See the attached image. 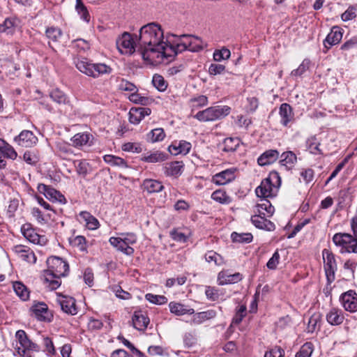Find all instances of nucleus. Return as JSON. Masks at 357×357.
<instances>
[{
	"mask_svg": "<svg viewBox=\"0 0 357 357\" xmlns=\"http://www.w3.org/2000/svg\"><path fill=\"white\" fill-rule=\"evenodd\" d=\"M163 40V31L156 23H149L139 30L138 38V52L143 57L145 52L151 48L156 49Z\"/></svg>",
	"mask_w": 357,
	"mask_h": 357,
	"instance_id": "f257e3e1",
	"label": "nucleus"
},
{
	"mask_svg": "<svg viewBox=\"0 0 357 357\" xmlns=\"http://www.w3.org/2000/svg\"><path fill=\"white\" fill-rule=\"evenodd\" d=\"M47 270L45 272V282L51 290L58 289L61 282V278L69 272L68 264L58 257H50L47 260Z\"/></svg>",
	"mask_w": 357,
	"mask_h": 357,
	"instance_id": "f03ea898",
	"label": "nucleus"
},
{
	"mask_svg": "<svg viewBox=\"0 0 357 357\" xmlns=\"http://www.w3.org/2000/svg\"><path fill=\"white\" fill-rule=\"evenodd\" d=\"M178 43L176 45L167 44L163 40L156 49L151 48L149 52L143 54V59L151 63H159L166 60L171 61L178 53L183 50H178Z\"/></svg>",
	"mask_w": 357,
	"mask_h": 357,
	"instance_id": "7ed1b4c3",
	"label": "nucleus"
},
{
	"mask_svg": "<svg viewBox=\"0 0 357 357\" xmlns=\"http://www.w3.org/2000/svg\"><path fill=\"white\" fill-rule=\"evenodd\" d=\"M231 107L227 105H215L198 112L194 118L201 122L215 121L229 114Z\"/></svg>",
	"mask_w": 357,
	"mask_h": 357,
	"instance_id": "20e7f679",
	"label": "nucleus"
},
{
	"mask_svg": "<svg viewBox=\"0 0 357 357\" xmlns=\"http://www.w3.org/2000/svg\"><path fill=\"white\" fill-rule=\"evenodd\" d=\"M336 246L340 247L341 253H357V238L347 233H337L333 237Z\"/></svg>",
	"mask_w": 357,
	"mask_h": 357,
	"instance_id": "39448f33",
	"label": "nucleus"
},
{
	"mask_svg": "<svg viewBox=\"0 0 357 357\" xmlns=\"http://www.w3.org/2000/svg\"><path fill=\"white\" fill-rule=\"evenodd\" d=\"M15 337L18 340L20 347H17V353L20 356L22 357H31L29 351H39L40 347L36 344L31 341L26 333L23 330H19L16 332Z\"/></svg>",
	"mask_w": 357,
	"mask_h": 357,
	"instance_id": "423d86ee",
	"label": "nucleus"
},
{
	"mask_svg": "<svg viewBox=\"0 0 357 357\" xmlns=\"http://www.w3.org/2000/svg\"><path fill=\"white\" fill-rule=\"evenodd\" d=\"M273 178L277 179L280 182V178L277 172H271L269 177L264 179L260 185L255 189V193L257 197L263 199L273 197L275 196L276 186L272 183Z\"/></svg>",
	"mask_w": 357,
	"mask_h": 357,
	"instance_id": "0eeeda50",
	"label": "nucleus"
},
{
	"mask_svg": "<svg viewBox=\"0 0 357 357\" xmlns=\"http://www.w3.org/2000/svg\"><path fill=\"white\" fill-rule=\"evenodd\" d=\"M178 50H189L196 52L204 48V44L202 39L192 35H182L180 36L178 42Z\"/></svg>",
	"mask_w": 357,
	"mask_h": 357,
	"instance_id": "6e6552de",
	"label": "nucleus"
},
{
	"mask_svg": "<svg viewBox=\"0 0 357 357\" xmlns=\"http://www.w3.org/2000/svg\"><path fill=\"white\" fill-rule=\"evenodd\" d=\"M116 47L122 54H132L135 51V47H138L136 45L131 34L124 32L121 36L116 39Z\"/></svg>",
	"mask_w": 357,
	"mask_h": 357,
	"instance_id": "1a4fd4ad",
	"label": "nucleus"
},
{
	"mask_svg": "<svg viewBox=\"0 0 357 357\" xmlns=\"http://www.w3.org/2000/svg\"><path fill=\"white\" fill-rule=\"evenodd\" d=\"M324 261V271L328 283H331L335 280V273L337 270V264L334 255L327 249L322 252Z\"/></svg>",
	"mask_w": 357,
	"mask_h": 357,
	"instance_id": "9d476101",
	"label": "nucleus"
},
{
	"mask_svg": "<svg viewBox=\"0 0 357 357\" xmlns=\"http://www.w3.org/2000/svg\"><path fill=\"white\" fill-rule=\"evenodd\" d=\"M37 189L40 193L52 202H57L61 204H66V199L65 197L58 190L43 183H39Z\"/></svg>",
	"mask_w": 357,
	"mask_h": 357,
	"instance_id": "9b49d317",
	"label": "nucleus"
},
{
	"mask_svg": "<svg viewBox=\"0 0 357 357\" xmlns=\"http://www.w3.org/2000/svg\"><path fill=\"white\" fill-rule=\"evenodd\" d=\"M20 23L21 20L16 15L6 17L2 23H0V34L13 36L20 26Z\"/></svg>",
	"mask_w": 357,
	"mask_h": 357,
	"instance_id": "f8f14e48",
	"label": "nucleus"
},
{
	"mask_svg": "<svg viewBox=\"0 0 357 357\" xmlns=\"http://www.w3.org/2000/svg\"><path fill=\"white\" fill-rule=\"evenodd\" d=\"M340 301L344 309L350 312L357 311V294L354 290H349L343 293Z\"/></svg>",
	"mask_w": 357,
	"mask_h": 357,
	"instance_id": "ddd939ff",
	"label": "nucleus"
},
{
	"mask_svg": "<svg viewBox=\"0 0 357 357\" xmlns=\"http://www.w3.org/2000/svg\"><path fill=\"white\" fill-rule=\"evenodd\" d=\"M14 141L22 147L30 148L37 144L38 137L33 133V132L24 130H22L17 136L15 137Z\"/></svg>",
	"mask_w": 357,
	"mask_h": 357,
	"instance_id": "4468645a",
	"label": "nucleus"
},
{
	"mask_svg": "<svg viewBox=\"0 0 357 357\" xmlns=\"http://www.w3.org/2000/svg\"><path fill=\"white\" fill-rule=\"evenodd\" d=\"M31 309L38 320L46 322H50L52 320L53 315L45 303H38L33 305Z\"/></svg>",
	"mask_w": 357,
	"mask_h": 357,
	"instance_id": "2eb2a0df",
	"label": "nucleus"
},
{
	"mask_svg": "<svg viewBox=\"0 0 357 357\" xmlns=\"http://www.w3.org/2000/svg\"><path fill=\"white\" fill-rule=\"evenodd\" d=\"M280 123L284 127H288L290 123L294 120V114L291 105L288 103H282L279 108Z\"/></svg>",
	"mask_w": 357,
	"mask_h": 357,
	"instance_id": "dca6fc26",
	"label": "nucleus"
},
{
	"mask_svg": "<svg viewBox=\"0 0 357 357\" xmlns=\"http://www.w3.org/2000/svg\"><path fill=\"white\" fill-rule=\"evenodd\" d=\"M57 302L63 312L68 314L75 315L77 313L75 300L73 297L59 296Z\"/></svg>",
	"mask_w": 357,
	"mask_h": 357,
	"instance_id": "f3484780",
	"label": "nucleus"
},
{
	"mask_svg": "<svg viewBox=\"0 0 357 357\" xmlns=\"http://www.w3.org/2000/svg\"><path fill=\"white\" fill-rule=\"evenodd\" d=\"M342 36V29L337 26H334L324 40V47L329 49L332 46L338 44L341 41Z\"/></svg>",
	"mask_w": 357,
	"mask_h": 357,
	"instance_id": "a211bd4d",
	"label": "nucleus"
},
{
	"mask_svg": "<svg viewBox=\"0 0 357 357\" xmlns=\"http://www.w3.org/2000/svg\"><path fill=\"white\" fill-rule=\"evenodd\" d=\"M149 318L146 312L142 310H137L134 312L132 317V322L133 327L138 331H144L146 329L149 324Z\"/></svg>",
	"mask_w": 357,
	"mask_h": 357,
	"instance_id": "6ab92c4d",
	"label": "nucleus"
},
{
	"mask_svg": "<svg viewBox=\"0 0 357 357\" xmlns=\"http://www.w3.org/2000/svg\"><path fill=\"white\" fill-rule=\"evenodd\" d=\"M93 137L91 134L84 132L75 134L71 139L72 145L76 148H81L84 146H91Z\"/></svg>",
	"mask_w": 357,
	"mask_h": 357,
	"instance_id": "aec40b11",
	"label": "nucleus"
},
{
	"mask_svg": "<svg viewBox=\"0 0 357 357\" xmlns=\"http://www.w3.org/2000/svg\"><path fill=\"white\" fill-rule=\"evenodd\" d=\"M235 169H227L221 172L215 174L212 178V181L217 185H225L235 178Z\"/></svg>",
	"mask_w": 357,
	"mask_h": 357,
	"instance_id": "412c9836",
	"label": "nucleus"
},
{
	"mask_svg": "<svg viewBox=\"0 0 357 357\" xmlns=\"http://www.w3.org/2000/svg\"><path fill=\"white\" fill-rule=\"evenodd\" d=\"M275 211L274 207L271 204L270 201L267 199L261 198L255 207V214L260 215L264 214V216L270 218Z\"/></svg>",
	"mask_w": 357,
	"mask_h": 357,
	"instance_id": "4be33fe9",
	"label": "nucleus"
},
{
	"mask_svg": "<svg viewBox=\"0 0 357 357\" xmlns=\"http://www.w3.org/2000/svg\"><path fill=\"white\" fill-rule=\"evenodd\" d=\"M280 153L275 149H269L264 151L257 159V163L260 166H266L275 162L279 158Z\"/></svg>",
	"mask_w": 357,
	"mask_h": 357,
	"instance_id": "5701e85b",
	"label": "nucleus"
},
{
	"mask_svg": "<svg viewBox=\"0 0 357 357\" xmlns=\"http://www.w3.org/2000/svg\"><path fill=\"white\" fill-rule=\"evenodd\" d=\"M14 250L18 255L19 258L29 264H35L36 261V257L34 252L30 249L24 245H19L15 247Z\"/></svg>",
	"mask_w": 357,
	"mask_h": 357,
	"instance_id": "b1692460",
	"label": "nucleus"
},
{
	"mask_svg": "<svg viewBox=\"0 0 357 357\" xmlns=\"http://www.w3.org/2000/svg\"><path fill=\"white\" fill-rule=\"evenodd\" d=\"M252 223L257 227L266 231H273L275 226L273 222L266 219V217L255 214L251 217Z\"/></svg>",
	"mask_w": 357,
	"mask_h": 357,
	"instance_id": "393cba45",
	"label": "nucleus"
},
{
	"mask_svg": "<svg viewBox=\"0 0 357 357\" xmlns=\"http://www.w3.org/2000/svg\"><path fill=\"white\" fill-rule=\"evenodd\" d=\"M191 147L192 145L190 142L183 140L178 142H175L169 146L168 150L171 154L174 155H186L190 152Z\"/></svg>",
	"mask_w": 357,
	"mask_h": 357,
	"instance_id": "a878e982",
	"label": "nucleus"
},
{
	"mask_svg": "<svg viewBox=\"0 0 357 357\" xmlns=\"http://www.w3.org/2000/svg\"><path fill=\"white\" fill-rule=\"evenodd\" d=\"M109 242L113 247L116 248L117 250L126 255L130 256L134 253V249L131 246H128L127 244L124 243V241L120 236L110 237Z\"/></svg>",
	"mask_w": 357,
	"mask_h": 357,
	"instance_id": "bb28decb",
	"label": "nucleus"
},
{
	"mask_svg": "<svg viewBox=\"0 0 357 357\" xmlns=\"http://www.w3.org/2000/svg\"><path fill=\"white\" fill-rule=\"evenodd\" d=\"M242 280V275L239 273L234 274H227L224 271H221L218 275V282L220 285L227 284H234Z\"/></svg>",
	"mask_w": 357,
	"mask_h": 357,
	"instance_id": "cd10ccee",
	"label": "nucleus"
},
{
	"mask_svg": "<svg viewBox=\"0 0 357 357\" xmlns=\"http://www.w3.org/2000/svg\"><path fill=\"white\" fill-rule=\"evenodd\" d=\"M167 159V155L162 151H155L153 152H147L142 157V160L149 163H155L165 161Z\"/></svg>",
	"mask_w": 357,
	"mask_h": 357,
	"instance_id": "c85d7f7f",
	"label": "nucleus"
},
{
	"mask_svg": "<svg viewBox=\"0 0 357 357\" xmlns=\"http://www.w3.org/2000/svg\"><path fill=\"white\" fill-rule=\"evenodd\" d=\"M193 317L190 321L191 324L199 325L202 324L206 320L211 319L216 316V312L213 310H208L198 313H194Z\"/></svg>",
	"mask_w": 357,
	"mask_h": 357,
	"instance_id": "c756f323",
	"label": "nucleus"
},
{
	"mask_svg": "<svg viewBox=\"0 0 357 357\" xmlns=\"http://www.w3.org/2000/svg\"><path fill=\"white\" fill-rule=\"evenodd\" d=\"M169 307L170 312L177 316L192 314L195 313L193 308L188 307V306L180 303L170 302L169 304Z\"/></svg>",
	"mask_w": 357,
	"mask_h": 357,
	"instance_id": "7c9ffc66",
	"label": "nucleus"
},
{
	"mask_svg": "<svg viewBox=\"0 0 357 357\" xmlns=\"http://www.w3.org/2000/svg\"><path fill=\"white\" fill-rule=\"evenodd\" d=\"M344 319L342 311L339 309L333 308L326 314L328 323L332 326L341 324Z\"/></svg>",
	"mask_w": 357,
	"mask_h": 357,
	"instance_id": "2f4dec72",
	"label": "nucleus"
},
{
	"mask_svg": "<svg viewBox=\"0 0 357 357\" xmlns=\"http://www.w3.org/2000/svg\"><path fill=\"white\" fill-rule=\"evenodd\" d=\"M280 165L285 167L287 169H291L297 161L296 154L291 151L283 152L280 155Z\"/></svg>",
	"mask_w": 357,
	"mask_h": 357,
	"instance_id": "473e14b6",
	"label": "nucleus"
},
{
	"mask_svg": "<svg viewBox=\"0 0 357 357\" xmlns=\"http://www.w3.org/2000/svg\"><path fill=\"white\" fill-rule=\"evenodd\" d=\"M80 218L85 222L86 227L90 230L99 228L100 223L98 219L88 211H81L79 214Z\"/></svg>",
	"mask_w": 357,
	"mask_h": 357,
	"instance_id": "72a5a7b5",
	"label": "nucleus"
},
{
	"mask_svg": "<svg viewBox=\"0 0 357 357\" xmlns=\"http://www.w3.org/2000/svg\"><path fill=\"white\" fill-rule=\"evenodd\" d=\"M91 67L92 68L91 77L93 78H98L101 75H109L112 73L111 67L102 63H91Z\"/></svg>",
	"mask_w": 357,
	"mask_h": 357,
	"instance_id": "f704fd0d",
	"label": "nucleus"
},
{
	"mask_svg": "<svg viewBox=\"0 0 357 357\" xmlns=\"http://www.w3.org/2000/svg\"><path fill=\"white\" fill-rule=\"evenodd\" d=\"M0 153L3 157L13 160H15L17 157V153L14 148L1 138H0Z\"/></svg>",
	"mask_w": 357,
	"mask_h": 357,
	"instance_id": "c9c22d12",
	"label": "nucleus"
},
{
	"mask_svg": "<svg viewBox=\"0 0 357 357\" xmlns=\"http://www.w3.org/2000/svg\"><path fill=\"white\" fill-rule=\"evenodd\" d=\"M183 167V162L174 161L167 163L165 165V174L171 176L181 175Z\"/></svg>",
	"mask_w": 357,
	"mask_h": 357,
	"instance_id": "e433bc0d",
	"label": "nucleus"
},
{
	"mask_svg": "<svg viewBox=\"0 0 357 357\" xmlns=\"http://www.w3.org/2000/svg\"><path fill=\"white\" fill-rule=\"evenodd\" d=\"M142 186L144 190L147 191V192L150 194L159 192L164 188L162 184L160 181L153 179L144 180Z\"/></svg>",
	"mask_w": 357,
	"mask_h": 357,
	"instance_id": "4c0bfd02",
	"label": "nucleus"
},
{
	"mask_svg": "<svg viewBox=\"0 0 357 357\" xmlns=\"http://www.w3.org/2000/svg\"><path fill=\"white\" fill-rule=\"evenodd\" d=\"M165 137V131L161 128L153 129L146 135V140L151 143L161 142Z\"/></svg>",
	"mask_w": 357,
	"mask_h": 357,
	"instance_id": "58836bf2",
	"label": "nucleus"
},
{
	"mask_svg": "<svg viewBox=\"0 0 357 357\" xmlns=\"http://www.w3.org/2000/svg\"><path fill=\"white\" fill-rule=\"evenodd\" d=\"M241 144V139L238 137H228L223 142L222 151L225 152H234Z\"/></svg>",
	"mask_w": 357,
	"mask_h": 357,
	"instance_id": "ea45409f",
	"label": "nucleus"
},
{
	"mask_svg": "<svg viewBox=\"0 0 357 357\" xmlns=\"http://www.w3.org/2000/svg\"><path fill=\"white\" fill-rule=\"evenodd\" d=\"M103 159L106 163L112 166L119 167L121 168H127L128 167L127 162L123 158L116 155H105L103 157Z\"/></svg>",
	"mask_w": 357,
	"mask_h": 357,
	"instance_id": "a19ab883",
	"label": "nucleus"
},
{
	"mask_svg": "<svg viewBox=\"0 0 357 357\" xmlns=\"http://www.w3.org/2000/svg\"><path fill=\"white\" fill-rule=\"evenodd\" d=\"M50 96L54 102L59 105H66L68 104L70 102L68 96L59 89H53L50 92Z\"/></svg>",
	"mask_w": 357,
	"mask_h": 357,
	"instance_id": "79ce46f5",
	"label": "nucleus"
},
{
	"mask_svg": "<svg viewBox=\"0 0 357 357\" xmlns=\"http://www.w3.org/2000/svg\"><path fill=\"white\" fill-rule=\"evenodd\" d=\"M91 63L89 61H88L86 58H82L81 59H77V60H75V63L76 66V68L82 73L86 75L87 76H90L92 74L91 73Z\"/></svg>",
	"mask_w": 357,
	"mask_h": 357,
	"instance_id": "37998d69",
	"label": "nucleus"
},
{
	"mask_svg": "<svg viewBox=\"0 0 357 357\" xmlns=\"http://www.w3.org/2000/svg\"><path fill=\"white\" fill-rule=\"evenodd\" d=\"M13 287L16 294L22 300L26 301L29 298V291L26 287L21 282H15L13 284Z\"/></svg>",
	"mask_w": 357,
	"mask_h": 357,
	"instance_id": "c03bdc74",
	"label": "nucleus"
},
{
	"mask_svg": "<svg viewBox=\"0 0 357 357\" xmlns=\"http://www.w3.org/2000/svg\"><path fill=\"white\" fill-rule=\"evenodd\" d=\"M357 266V261L354 259L347 260L343 266L345 271V276L347 280L354 279V273Z\"/></svg>",
	"mask_w": 357,
	"mask_h": 357,
	"instance_id": "a18cd8bd",
	"label": "nucleus"
},
{
	"mask_svg": "<svg viewBox=\"0 0 357 357\" xmlns=\"http://www.w3.org/2000/svg\"><path fill=\"white\" fill-rule=\"evenodd\" d=\"M204 257L208 263H213L216 266H221L225 263L223 257L213 250L208 251Z\"/></svg>",
	"mask_w": 357,
	"mask_h": 357,
	"instance_id": "49530a36",
	"label": "nucleus"
},
{
	"mask_svg": "<svg viewBox=\"0 0 357 357\" xmlns=\"http://www.w3.org/2000/svg\"><path fill=\"white\" fill-rule=\"evenodd\" d=\"M153 85L159 91H165L168 86L167 82L165 80L164 77L158 74H155L152 78Z\"/></svg>",
	"mask_w": 357,
	"mask_h": 357,
	"instance_id": "de8ad7c7",
	"label": "nucleus"
},
{
	"mask_svg": "<svg viewBox=\"0 0 357 357\" xmlns=\"http://www.w3.org/2000/svg\"><path fill=\"white\" fill-rule=\"evenodd\" d=\"M310 64L311 61L309 59H305L298 68L291 71V75L292 77H301L309 69Z\"/></svg>",
	"mask_w": 357,
	"mask_h": 357,
	"instance_id": "09e8293b",
	"label": "nucleus"
},
{
	"mask_svg": "<svg viewBox=\"0 0 357 357\" xmlns=\"http://www.w3.org/2000/svg\"><path fill=\"white\" fill-rule=\"evenodd\" d=\"M314 351V345L312 342H305L296 353L295 357H311Z\"/></svg>",
	"mask_w": 357,
	"mask_h": 357,
	"instance_id": "8fccbe9b",
	"label": "nucleus"
},
{
	"mask_svg": "<svg viewBox=\"0 0 357 357\" xmlns=\"http://www.w3.org/2000/svg\"><path fill=\"white\" fill-rule=\"evenodd\" d=\"M70 243L72 246L77 248L81 251L86 250V241L83 236H77L69 238Z\"/></svg>",
	"mask_w": 357,
	"mask_h": 357,
	"instance_id": "3c124183",
	"label": "nucleus"
},
{
	"mask_svg": "<svg viewBox=\"0 0 357 357\" xmlns=\"http://www.w3.org/2000/svg\"><path fill=\"white\" fill-rule=\"evenodd\" d=\"M139 107H132L129 112V121L132 124H138L143 119V114Z\"/></svg>",
	"mask_w": 357,
	"mask_h": 357,
	"instance_id": "603ef678",
	"label": "nucleus"
},
{
	"mask_svg": "<svg viewBox=\"0 0 357 357\" xmlns=\"http://www.w3.org/2000/svg\"><path fill=\"white\" fill-rule=\"evenodd\" d=\"M75 9L83 20L86 22H89L90 16L89 12L82 0H76Z\"/></svg>",
	"mask_w": 357,
	"mask_h": 357,
	"instance_id": "864d4df0",
	"label": "nucleus"
},
{
	"mask_svg": "<svg viewBox=\"0 0 357 357\" xmlns=\"http://www.w3.org/2000/svg\"><path fill=\"white\" fill-rule=\"evenodd\" d=\"M231 236L234 242L242 243H250L253 238V236L250 233L238 234L236 232H233Z\"/></svg>",
	"mask_w": 357,
	"mask_h": 357,
	"instance_id": "5fc2aeb1",
	"label": "nucleus"
},
{
	"mask_svg": "<svg viewBox=\"0 0 357 357\" xmlns=\"http://www.w3.org/2000/svg\"><path fill=\"white\" fill-rule=\"evenodd\" d=\"M72 46L79 52H86L90 49L89 42L82 38H77L72 41Z\"/></svg>",
	"mask_w": 357,
	"mask_h": 357,
	"instance_id": "6e6d98bb",
	"label": "nucleus"
},
{
	"mask_svg": "<svg viewBox=\"0 0 357 357\" xmlns=\"http://www.w3.org/2000/svg\"><path fill=\"white\" fill-rule=\"evenodd\" d=\"M205 294L206 298L211 301H218L220 296L223 295V294L220 292L219 289L214 287L210 286L206 287Z\"/></svg>",
	"mask_w": 357,
	"mask_h": 357,
	"instance_id": "4d7b16f0",
	"label": "nucleus"
},
{
	"mask_svg": "<svg viewBox=\"0 0 357 357\" xmlns=\"http://www.w3.org/2000/svg\"><path fill=\"white\" fill-rule=\"evenodd\" d=\"M46 36L51 40L56 42L62 36V31L57 27H48L45 31Z\"/></svg>",
	"mask_w": 357,
	"mask_h": 357,
	"instance_id": "13d9d810",
	"label": "nucleus"
},
{
	"mask_svg": "<svg viewBox=\"0 0 357 357\" xmlns=\"http://www.w3.org/2000/svg\"><path fill=\"white\" fill-rule=\"evenodd\" d=\"M145 298L149 302L155 305H163L167 303V298L162 295H155L149 293L145 295Z\"/></svg>",
	"mask_w": 357,
	"mask_h": 357,
	"instance_id": "bf43d9fd",
	"label": "nucleus"
},
{
	"mask_svg": "<svg viewBox=\"0 0 357 357\" xmlns=\"http://www.w3.org/2000/svg\"><path fill=\"white\" fill-rule=\"evenodd\" d=\"M321 321V315L319 313L313 314L309 319L308 323H307V332L308 333H313L318 325V324Z\"/></svg>",
	"mask_w": 357,
	"mask_h": 357,
	"instance_id": "052dcab7",
	"label": "nucleus"
},
{
	"mask_svg": "<svg viewBox=\"0 0 357 357\" xmlns=\"http://www.w3.org/2000/svg\"><path fill=\"white\" fill-rule=\"evenodd\" d=\"M247 313V308L246 306L244 305H241L238 307V308L236 310V312L235 313V315L234 316L232 319V324H240L243 319L245 317Z\"/></svg>",
	"mask_w": 357,
	"mask_h": 357,
	"instance_id": "680f3d73",
	"label": "nucleus"
},
{
	"mask_svg": "<svg viewBox=\"0 0 357 357\" xmlns=\"http://www.w3.org/2000/svg\"><path fill=\"white\" fill-rule=\"evenodd\" d=\"M230 55V50L227 48L223 47L220 50H215L213 52V59L215 61H221L222 60L228 59Z\"/></svg>",
	"mask_w": 357,
	"mask_h": 357,
	"instance_id": "e2e57ef3",
	"label": "nucleus"
},
{
	"mask_svg": "<svg viewBox=\"0 0 357 357\" xmlns=\"http://www.w3.org/2000/svg\"><path fill=\"white\" fill-rule=\"evenodd\" d=\"M319 143L316 142V138L312 137L306 141V146L312 154H321V151L319 148Z\"/></svg>",
	"mask_w": 357,
	"mask_h": 357,
	"instance_id": "0e129e2a",
	"label": "nucleus"
},
{
	"mask_svg": "<svg viewBox=\"0 0 357 357\" xmlns=\"http://www.w3.org/2000/svg\"><path fill=\"white\" fill-rule=\"evenodd\" d=\"M211 198L220 204H227L229 199L226 192L220 190L213 192L211 195Z\"/></svg>",
	"mask_w": 357,
	"mask_h": 357,
	"instance_id": "69168bd1",
	"label": "nucleus"
},
{
	"mask_svg": "<svg viewBox=\"0 0 357 357\" xmlns=\"http://www.w3.org/2000/svg\"><path fill=\"white\" fill-rule=\"evenodd\" d=\"M284 350L279 347L275 346L270 350L266 351L264 357H284Z\"/></svg>",
	"mask_w": 357,
	"mask_h": 357,
	"instance_id": "338daca9",
	"label": "nucleus"
},
{
	"mask_svg": "<svg viewBox=\"0 0 357 357\" xmlns=\"http://www.w3.org/2000/svg\"><path fill=\"white\" fill-rule=\"evenodd\" d=\"M356 8L355 6H350L341 15V18L344 22L351 20L356 17Z\"/></svg>",
	"mask_w": 357,
	"mask_h": 357,
	"instance_id": "774afa93",
	"label": "nucleus"
}]
</instances>
